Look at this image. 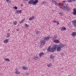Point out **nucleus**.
Returning <instances> with one entry per match:
<instances>
[{"label":"nucleus","mask_w":76,"mask_h":76,"mask_svg":"<svg viewBox=\"0 0 76 76\" xmlns=\"http://www.w3.org/2000/svg\"><path fill=\"white\" fill-rule=\"evenodd\" d=\"M35 18V16L32 15V17H30L29 19V20H32Z\"/></svg>","instance_id":"11"},{"label":"nucleus","mask_w":76,"mask_h":76,"mask_svg":"<svg viewBox=\"0 0 76 76\" xmlns=\"http://www.w3.org/2000/svg\"><path fill=\"white\" fill-rule=\"evenodd\" d=\"M38 0H35L34 1V0H30L28 1V3L30 4H33V5H36L38 3Z\"/></svg>","instance_id":"2"},{"label":"nucleus","mask_w":76,"mask_h":76,"mask_svg":"<svg viewBox=\"0 0 76 76\" xmlns=\"http://www.w3.org/2000/svg\"><path fill=\"white\" fill-rule=\"evenodd\" d=\"M25 26L26 28H28V27H29V25L27 24H26V23H25Z\"/></svg>","instance_id":"26"},{"label":"nucleus","mask_w":76,"mask_h":76,"mask_svg":"<svg viewBox=\"0 0 76 76\" xmlns=\"http://www.w3.org/2000/svg\"><path fill=\"white\" fill-rule=\"evenodd\" d=\"M76 1V0H72V1Z\"/></svg>","instance_id":"44"},{"label":"nucleus","mask_w":76,"mask_h":76,"mask_svg":"<svg viewBox=\"0 0 76 76\" xmlns=\"http://www.w3.org/2000/svg\"><path fill=\"white\" fill-rule=\"evenodd\" d=\"M25 21V20L24 19H23L22 20L21 22H20V23H23V22L24 21Z\"/></svg>","instance_id":"28"},{"label":"nucleus","mask_w":76,"mask_h":76,"mask_svg":"<svg viewBox=\"0 0 76 76\" xmlns=\"http://www.w3.org/2000/svg\"><path fill=\"white\" fill-rule=\"evenodd\" d=\"M65 2H66V1H62V3H65Z\"/></svg>","instance_id":"39"},{"label":"nucleus","mask_w":76,"mask_h":76,"mask_svg":"<svg viewBox=\"0 0 76 76\" xmlns=\"http://www.w3.org/2000/svg\"><path fill=\"white\" fill-rule=\"evenodd\" d=\"M64 53H63V52L61 53V56H64Z\"/></svg>","instance_id":"35"},{"label":"nucleus","mask_w":76,"mask_h":76,"mask_svg":"<svg viewBox=\"0 0 76 76\" xmlns=\"http://www.w3.org/2000/svg\"><path fill=\"white\" fill-rule=\"evenodd\" d=\"M14 9H15V10H17V9H18V7H17L16 6H15L14 7Z\"/></svg>","instance_id":"33"},{"label":"nucleus","mask_w":76,"mask_h":76,"mask_svg":"<svg viewBox=\"0 0 76 76\" xmlns=\"http://www.w3.org/2000/svg\"><path fill=\"white\" fill-rule=\"evenodd\" d=\"M23 2H25V1H26V0H23Z\"/></svg>","instance_id":"42"},{"label":"nucleus","mask_w":76,"mask_h":76,"mask_svg":"<svg viewBox=\"0 0 76 76\" xmlns=\"http://www.w3.org/2000/svg\"><path fill=\"white\" fill-rule=\"evenodd\" d=\"M59 15H62V14H63V13H61V12H59Z\"/></svg>","instance_id":"41"},{"label":"nucleus","mask_w":76,"mask_h":76,"mask_svg":"<svg viewBox=\"0 0 76 76\" xmlns=\"http://www.w3.org/2000/svg\"><path fill=\"white\" fill-rule=\"evenodd\" d=\"M57 45H55L51 49V51L52 52H54V51L57 48Z\"/></svg>","instance_id":"3"},{"label":"nucleus","mask_w":76,"mask_h":76,"mask_svg":"<svg viewBox=\"0 0 76 76\" xmlns=\"http://www.w3.org/2000/svg\"><path fill=\"white\" fill-rule=\"evenodd\" d=\"M56 23H57V25H59V22H58V21H57Z\"/></svg>","instance_id":"40"},{"label":"nucleus","mask_w":76,"mask_h":76,"mask_svg":"<svg viewBox=\"0 0 76 76\" xmlns=\"http://www.w3.org/2000/svg\"><path fill=\"white\" fill-rule=\"evenodd\" d=\"M29 75V73H27L26 74V75L27 76V75Z\"/></svg>","instance_id":"43"},{"label":"nucleus","mask_w":76,"mask_h":76,"mask_svg":"<svg viewBox=\"0 0 76 76\" xmlns=\"http://www.w3.org/2000/svg\"><path fill=\"white\" fill-rule=\"evenodd\" d=\"M66 30V28L64 27H63L61 28V31H65Z\"/></svg>","instance_id":"15"},{"label":"nucleus","mask_w":76,"mask_h":76,"mask_svg":"<svg viewBox=\"0 0 76 76\" xmlns=\"http://www.w3.org/2000/svg\"><path fill=\"white\" fill-rule=\"evenodd\" d=\"M15 74H17L18 75H20V72L19 71H18V69H15Z\"/></svg>","instance_id":"5"},{"label":"nucleus","mask_w":76,"mask_h":76,"mask_svg":"<svg viewBox=\"0 0 76 76\" xmlns=\"http://www.w3.org/2000/svg\"><path fill=\"white\" fill-rule=\"evenodd\" d=\"M17 31H19V30H17Z\"/></svg>","instance_id":"45"},{"label":"nucleus","mask_w":76,"mask_h":76,"mask_svg":"<svg viewBox=\"0 0 76 76\" xmlns=\"http://www.w3.org/2000/svg\"><path fill=\"white\" fill-rule=\"evenodd\" d=\"M65 6L66 7V9L67 10V11H69L70 10V9L69 7L67 5H65Z\"/></svg>","instance_id":"12"},{"label":"nucleus","mask_w":76,"mask_h":76,"mask_svg":"<svg viewBox=\"0 0 76 76\" xmlns=\"http://www.w3.org/2000/svg\"><path fill=\"white\" fill-rule=\"evenodd\" d=\"M5 61H10V60L8 58H6L4 59Z\"/></svg>","instance_id":"25"},{"label":"nucleus","mask_w":76,"mask_h":76,"mask_svg":"<svg viewBox=\"0 0 76 76\" xmlns=\"http://www.w3.org/2000/svg\"><path fill=\"white\" fill-rule=\"evenodd\" d=\"M73 15H76V9H74L73 10Z\"/></svg>","instance_id":"13"},{"label":"nucleus","mask_w":76,"mask_h":76,"mask_svg":"<svg viewBox=\"0 0 76 76\" xmlns=\"http://www.w3.org/2000/svg\"><path fill=\"white\" fill-rule=\"evenodd\" d=\"M53 23H57V21H56V20H53Z\"/></svg>","instance_id":"37"},{"label":"nucleus","mask_w":76,"mask_h":76,"mask_svg":"<svg viewBox=\"0 0 76 76\" xmlns=\"http://www.w3.org/2000/svg\"><path fill=\"white\" fill-rule=\"evenodd\" d=\"M8 31H10V29H9L8 30Z\"/></svg>","instance_id":"46"},{"label":"nucleus","mask_w":76,"mask_h":76,"mask_svg":"<svg viewBox=\"0 0 76 76\" xmlns=\"http://www.w3.org/2000/svg\"><path fill=\"white\" fill-rule=\"evenodd\" d=\"M53 42H55V43H59L60 41H59V40L58 39L55 40L53 41Z\"/></svg>","instance_id":"16"},{"label":"nucleus","mask_w":76,"mask_h":76,"mask_svg":"<svg viewBox=\"0 0 76 76\" xmlns=\"http://www.w3.org/2000/svg\"><path fill=\"white\" fill-rule=\"evenodd\" d=\"M50 59H53V58H54V57H55V56L53 55H50Z\"/></svg>","instance_id":"14"},{"label":"nucleus","mask_w":76,"mask_h":76,"mask_svg":"<svg viewBox=\"0 0 76 76\" xmlns=\"http://www.w3.org/2000/svg\"><path fill=\"white\" fill-rule=\"evenodd\" d=\"M23 70H28V67H26L23 66Z\"/></svg>","instance_id":"19"},{"label":"nucleus","mask_w":76,"mask_h":76,"mask_svg":"<svg viewBox=\"0 0 76 76\" xmlns=\"http://www.w3.org/2000/svg\"><path fill=\"white\" fill-rule=\"evenodd\" d=\"M46 3V1H43L42 2V3H43V4H45Z\"/></svg>","instance_id":"38"},{"label":"nucleus","mask_w":76,"mask_h":76,"mask_svg":"<svg viewBox=\"0 0 76 76\" xmlns=\"http://www.w3.org/2000/svg\"><path fill=\"white\" fill-rule=\"evenodd\" d=\"M58 6L59 7H60V8H61V7L62 6V5H59V4L58 5Z\"/></svg>","instance_id":"36"},{"label":"nucleus","mask_w":76,"mask_h":76,"mask_svg":"<svg viewBox=\"0 0 76 76\" xmlns=\"http://www.w3.org/2000/svg\"><path fill=\"white\" fill-rule=\"evenodd\" d=\"M50 1L53 3H54L56 6H58L59 4L58 3H57L55 1H54L53 0H50Z\"/></svg>","instance_id":"7"},{"label":"nucleus","mask_w":76,"mask_h":76,"mask_svg":"<svg viewBox=\"0 0 76 76\" xmlns=\"http://www.w3.org/2000/svg\"><path fill=\"white\" fill-rule=\"evenodd\" d=\"M15 13L16 14H21L22 13V10H16Z\"/></svg>","instance_id":"6"},{"label":"nucleus","mask_w":76,"mask_h":76,"mask_svg":"<svg viewBox=\"0 0 76 76\" xmlns=\"http://www.w3.org/2000/svg\"><path fill=\"white\" fill-rule=\"evenodd\" d=\"M72 35L73 37H75L76 36V32H73L72 34Z\"/></svg>","instance_id":"17"},{"label":"nucleus","mask_w":76,"mask_h":76,"mask_svg":"<svg viewBox=\"0 0 76 76\" xmlns=\"http://www.w3.org/2000/svg\"><path fill=\"white\" fill-rule=\"evenodd\" d=\"M50 37L49 36H47V37H45L43 38V39L44 40H48L49 39H50Z\"/></svg>","instance_id":"10"},{"label":"nucleus","mask_w":76,"mask_h":76,"mask_svg":"<svg viewBox=\"0 0 76 76\" xmlns=\"http://www.w3.org/2000/svg\"><path fill=\"white\" fill-rule=\"evenodd\" d=\"M4 42L5 44H7L9 42V40L8 39H6L4 40Z\"/></svg>","instance_id":"18"},{"label":"nucleus","mask_w":76,"mask_h":76,"mask_svg":"<svg viewBox=\"0 0 76 76\" xmlns=\"http://www.w3.org/2000/svg\"><path fill=\"white\" fill-rule=\"evenodd\" d=\"M38 59H39V57L37 56H34L32 58V60H37Z\"/></svg>","instance_id":"4"},{"label":"nucleus","mask_w":76,"mask_h":76,"mask_svg":"<svg viewBox=\"0 0 76 76\" xmlns=\"http://www.w3.org/2000/svg\"><path fill=\"white\" fill-rule=\"evenodd\" d=\"M57 38V35H55L53 37L52 39H56Z\"/></svg>","instance_id":"23"},{"label":"nucleus","mask_w":76,"mask_h":76,"mask_svg":"<svg viewBox=\"0 0 76 76\" xmlns=\"http://www.w3.org/2000/svg\"><path fill=\"white\" fill-rule=\"evenodd\" d=\"M22 6H23V5H22Z\"/></svg>","instance_id":"48"},{"label":"nucleus","mask_w":76,"mask_h":76,"mask_svg":"<svg viewBox=\"0 0 76 76\" xmlns=\"http://www.w3.org/2000/svg\"><path fill=\"white\" fill-rule=\"evenodd\" d=\"M10 34L9 33H8L7 34V36H6V38H9V37H10Z\"/></svg>","instance_id":"22"},{"label":"nucleus","mask_w":76,"mask_h":76,"mask_svg":"<svg viewBox=\"0 0 76 76\" xmlns=\"http://www.w3.org/2000/svg\"><path fill=\"white\" fill-rule=\"evenodd\" d=\"M6 1H7L8 3H10L11 2V1L10 0H6Z\"/></svg>","instance_id":"30"},{"label":"nucleus","mask_w":76,"mask_h":76,"mask_svg":"<svg viewBox=\"0 0 76 76\" xmlns=\"http://www.w3.org/2000/svg\"><path fill=\"white\" fill-rule=\"evenodd\" d=\"M48 52H50L51 51V46H49L48 47Z\"/></svg>","instance_id":"20"},{"label":"nucleus","mask_w":76,"mask_h":76,"mask_svg":"<svg viewBox=\"0 0 76 76\" xmlns=\"http://www.w3.org/2000/svg\"><path fill=\"white\" fill-rule=\"evenodd\" d=\"M44 53L43 52L40 53L39 54V57H41V56L43 55H44Z\"/></svg>","instance_id":"21"},{"label":"nucleus","mask_w":76,"mask_h":76,"mask_svg":"<svg viewBox=\"0 0 76 76\" xmlns=\"http://www.w3.org/2000/svg\"><path fill=\"white\" fill-rule=\"evenodd\" d=\"M13 24L15 25H16L17 24V22L16 21H14L13 22Z\"/></svg>","instance_id":"31"},{"label":"nucleus","mask_w":76,"mask_h":76,"mask_svg":"<svg viewBox=\"0 0 76 76\" xmlns=\"http://www.w3.org/2000/svg\"><path fill=\"white\" fill-rule=\"evenodd\" d=\"M51 66H52V64H51V63H50L49 64V65H48V67H51Z\"/></svg>","instance_id":"27"},{"label":"nucleus","mask_w":76,"mask_h":76,"mask_svg":"<svg viewBox=\"0 0 76 76\" xmlns=\"http://www.w3.org/2000/svg\"><path fill=\"white\" fill-rule=\"evenodd\" d=\"M40 34V32L39 31H37L36 32V34L37 35H39Z\"/></svg>","instance_id":"29"},{"label":"nucleus","mask_w":76,"mask_h":76,"mask_svg":"<svg viewBox=\"0 0 76 76\" xmlns=\"http://www.w3.org/2000/svg\"><path fill=\"white\" fill-rule=\"evenodd\" d=\"M72 76H74V75H73Z\"/></svg>","instance_id":"47"},{"label":"nucleus","mask_w":76,"mask_h":76,"mask_svg":"<svg viewBox=\"0 0 76 76\" xmlns=\"http://www.w3.org/2000/svg\"><path fill=\"white\" fill-rule=\"evenodd\" d=\"M57 46V51H60L61 50V48H62L64 46H65V45L63 44H59L58 45H56Z\"/></svg>","instance_id":"1"},{"label":"nucleus","mask_w":76,"mask_h":76,"mask_svg":"<svg viewBox=\"0 0 76 76\" xmlns=\"http://www.w3.org/2000/svg\"><path fill=\"white\" fill-rule=\"evenodd\" d=\"M62 3L63 5L64 6H65V5L66 6V4H65V3Z\"/></svg>","instance_id":"34"},{"label":"nucleus","mask_w":76,"mask_h":76,"mask_svg":"<svg viewBox=\"0 0 76 76\" xmlns=\"http://www.w3.org/2000/svg\"><path fill=\"white\" fill-rule=\"evenodd\" d=\"M64 6V7L62 6L61 9H63L64 10H66V6Z\"/></svg>","instance_id":"24"},{"label":"nucleus","mask_w":76,"mask_h":76,"mask_svg":"<svg viewBox=\"0 0 76 76\" xmlns=\"http://www.w3.org/2000/svg\"><path fill=\"white\" fill-rule=\"evenodd\" d=\"M45 40H44L40 41L41 44L42 45H45Z\"/></svg>","instance_id":"8"},{"label":"nucleus","mask_w":76,"mask_h":76,"mask_svg":"<svg viewBox=\"0 0 76 76\" xmlns=\"http://www.w3.org/2000/svg\"><path fill=\"white\" fill-rule=\"evenodd\" d=\"M72 24H73L74 27H76V20H75L72 21Z\"/></svg>","instance_id":"9"},{"label":"nucleus","mask_w":76,"mask_h":76,"mask_svg":"<svg viewBox=\"0 0 76 76\" xmlns=\"http://www.w3.org/2000/svg\"><path fill=\"white\" fill-rule=\"evenodd\" d=\"M67 2H69V3L72 2V0H68Z\"/></svg>","instance_id":"32"}]
</instances>
